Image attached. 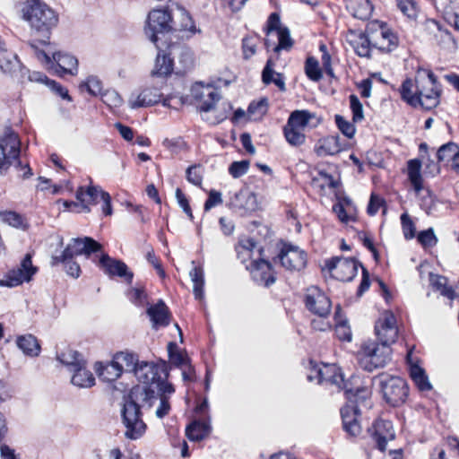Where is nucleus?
<instances>
[{"label": "nucleus", "instance_id": "obj_13", "mask_svg": "<svg viewBox=\"0 0 459 459\" xmlns=\"http://www.w3.org/2000/svg\"><path fill=\"white\" fill-rule=\"evenodd\" d=\"M273 261L288 271H300L306 266L307 254L298 247L284 245Z\"/></svg>", "mask_w": 459, "mask_h": 459}, {"label": "nucleus", "instance_id": "obj_60", "mask_svg": "<svg viewBox=\"0 0 459 459\" xmlns=\"http://www.w3.org/2000/svg\"><path fill=\"white\" fill-rule=\"evenodd\" d=\"M186 179L189 183L200 186L203 181V174L201 166L193 165L186 169Z\"/></svg>", "mask_w": 459, "mask_h": 459}, {"label": "nucleus", "instance_id": "obj_23", "mask_svg": "<svg viewBox=\"0 0 459 459\" xmlns=\"http://www.w3.org/2000/svg\"><path fill=\"white\" fill-rule=\"evenodd\" d=\"M344 393L348 401L347 404L351 407H356L358 411H360L361 408H370L371 402V391L366 386H358L355 390L349 388L346 385H344Z\"/></svg>", "mask_w": 459, "mask_h": 459}, {"label": "nucleus", "instance_id": "obj_51", "mask_svg": "<svg viewBox=\"0 0 459 459\" xmlns=\"http://www.w3.org/2000/svg\"><path fill=\"white\" fill-rule=\"evenodd\" d=\"M276 36L278 38V44L273 46V50L278 53L281 49L289 50L293 45V40L290 38V30L287 27L283 29H280L278 32H276Z\"/></svg>", "mask_w": 459, "mask_h": 459}, {"label": "nucleus", "instance_id": "obj_19", "mask_svg": "<svg viewBox=\"0 0 459 459\" xmlns=\"http://www.w3.org/2000/svg\"><path fill=\"white\" fill-rule=\"evenodd\" d=\"M99 263L105 273L109 276L124 277L128 283L132 282L134 274L128 272V267L124 262L113 259L107 254H102Z\"/></svg>", "mask_w": 459, "mask_h": 459}, {"label": "nucleus", "instance_id": "obj_27", "mask_svg": "<svg viewBox=\"0 0 459 459\" xmlns=\"http://www.w3.org/2000/svg\"><path fill=\"white\" fill-rule=\"evenodd\" d=\"M341 415L344 430L351 436L356 437L361 431V427L358 421L359 411L356 407L346 404L341 409Z\"/></svg>", "mask_w": 459, "mask_h": 459}, {"label": "nucleus", "instance_id": "obj_21", "mask_svg": "<svg viewBox=\"0 0 459 459\" xmlns=\"http://www.w3.org/2000/svg\"><path fill=\"white\" fill-rule=\"evenodd\" d=\"M372 437L380 451H385L388 440L394 438L393 424L390 420H377L372 427Z\"/></svg>", "mask_w": 459, "mask_h": 459}, {"label": "nucleus", "instance_id": "obj_3", "mask_svg": "<svg viewBox=\"0 0 459 459\" xmlns=\"http://www.w3.org/2000/svg\"><path fill=\"white\" fill-rule=\"evenodd\" d=\"M21 143L19 137L14 133H10L0 138V174L4 175L10 167H13L17 171H23L22 177L29 178L31 175V169L28 163L22 164L20 160Z\"/></svg>", "mask_w": 459, "mask_h": 459}, {"label": "nucleus", "instance_id": "obj_41", "mask_svg": "<svg viewBox=\"0 0 459 459\" xmlns=\"http://www.w3.org/2000/svg\"><path fill=\"white\" fill-rule=\"evenodd\" d=\"M169 53L167 55L165 53L161 54L158 53L155 66L152 71V74L159 76H167L170 74L173 71V57L170 56Z\"/></svg>", "mask_w": 459, "mask_h": 459}, {"label": "nucleus", "instance_id": "obj_12", "mask_svg": "<svg viewBox=\"0 0 459 459\" xmlns=\"http://www.w3.org/2000/svg\"><path fill=\"white\" fill-rule=\"evenodd\" d=\"M375 333L378 342L391 346L398 337L396 318L392 311H384L375 324Z\"/></svg>", "mask_w": 459, "mask_h": 459}, {"label": "nucleus", "instance_id": "obj_30", "mask_svg": "<svg viewBox=\"0 0 459 459\" xmlns=\"http://www.w3.org/2000/svg\"><path fill=\"white\" fill-rule=\"evenodd\" d=\"M74 255H66L65 252H62L60 255H53L51 257V266H57L62 264L66 273L74 278H78L81 273V268L77 262L74 260Z\"/></svg>", "mask_w": 459, "mask_h": 459}, {"label": "nucleus", "instance_id": "obj_17", "mask_svg": "<svg viewBox=\"0 0 459 459\" xmlns=\"http://www.w3.org/2000/svg\"><path fill=\"white\" fill-rule=\"evenodd\" d=\"M230 207L240 215L253 212L258 208L256 195L248 189H241L231 199Z\"/></svg>", "mask_w": 459, "mask_h": 459}, {"label": "nucleus", "instance_id": "obj_7", "mask_svg": "<svg viewBox=\"0 0 459 459\" xmlns=\"http://www.w3.org/2000/svg\"><path fill=\"white\" fill-rule=\"evenodd\" d=\"M367 31L371 37L372 47L382 51L390 52L399 44L397 35L385 22L374 21L368 24Z\"/></svg>", "mask_w": 459, "mask_h": 459}, {"label": "nucleus", "instance_id": "obj_53", "mask_svg": "<svg viewBox=\"0 0 459 459\" xmlns=\"http://www.w3.org/2000/svg\"><path fill=\"white\" fill-rule=\"evenodd\" d=\"M398 9L408 18L415 19L418 14V5L414 0H395Z\"/></svg>", "mask_w": 459, "mask_h": 459}, {"label": "nucleus", "instance_id": "obj_35", "mask_svg": "<svg viewBox=\"0 0 459 459\" xmlns=\"http://www.w3.org/2000/svg\"><path fill=\"white\" fill-rule=\"evenodd\" d=\"M57 359L66 366L70 371H74L76 368L86 365V361L83 359L82 355L74 350H67L66 351L61 352L57 355Z\"/></svg>", "mask_w": 459, "mask_h": 459}, {"label": "nucleus", "instance_id": "obj_1", "mask_svg": "<svg viewBox=\"0 0 459 459\" xmlns=\"http://www.w3.org/2000/svg\"><path fill=\"white\" fill-rule=\"evenodd\" d=\"M169 369V366L166 361H162L160 364L143 361L134 371L136 378L143 384L135 387L152 389L154 391L155 402L159 401L155 415L159 419H163L169 413L171 410L169 399L175 393L173 385L167 381Z\"/></svg>", "mask_w": 459, "mask_h": 459}, {"label": "nucleus", "instance_id": "obj_14", "mask_svg": "<svg viewBox=\"0 0 459 459\" xmlns=\"http://www.w3.org/2000/svg\"><path fill=\"white\" fill-rule=\"evenodd\" d=\"M305 305L310 312L321 318H325L330 314L331 301L329 298L316 286L307 289Z\"/></svg>", "mask_w": 459, "mask_h": 459}, {"label": "nucleus", "instance_id": "obj_37", "mask_svg": "<svg viewBox=\"0 0 459 459\" xmlns=\"http://www.w3.org/2000/svg\"><path fill=\"white\" fill-rule=\"evenodd\" d=\"M169 55H172L173 58L176 56L178 58L183 72L189 70L194 65L193 53L187 47L171 46L169 48Z\"/></svg>", "mask_w": 459, "mask_h": 459}, {"label": "nucleus", "instance_id": "obj_59", "mask_svg": "<svg viewBox=\"0 0 459 459\" xmlns=\"http://www.w3.org/2000/svg\"><path fill=\"white\" fill-rule=\"evenodd\" d=\"M350 106L352 111L353 122L358 123L362 121L364 118L362 104L359 98L354 94L350 96Z\"/></svg>", "mask_w": 459, "mask_h": 459}, {"label": "nucleus", "instance_id": "obj_52", "mask_svg": "<svg viewBox=\"0 0 459 459\" xmlns=\"http://www.w3.org/2000/svg\"><path fill=\"white\" fill-rule=\"evenodd\" d=\"M268 108V100L264 98L258 101H252L247 108L249 117L254 116V119L262 117L266 112Z\"/></svg>", "mask_w": 459, "mask_h": 459}, {"label": "nucleus", "instance_id": "obj_57", "mask_svg": "<svg viewBox=\"0 0 459 459\" xmlns=\"http://www.w3.org/2000/svg\"><path fill=\"white\" fill-rule=\"evenodd\" d=\"M101 100L110 108L120 107L123 103V99L114 90H108L101 93Z\"/></svg>", "mask_w": 459, "mask_h": 459}, {"label": "nucleus", "instance_id": "obj_43", "mask_svg": "<svg viewBox=\"0 0 459 459\" xmlns=\"http://www.w3.org/2000/svg\"><path fill=\"white\" fill-rule=\"evenodd\" d=\"M96 371L99 377L106 382H113L122 375L121 369L113 360L105 366L101 363L96 364Z\"/></svg>", "mask_w": 459, "mask_h": 459}, {"label": "nucleus", "instance_id": "obj_38", "mask_svg": "<svg viewBox=\"0 0 459 459\" xmlns=\"http://www.w3.org/2000/svg\"><path fill=\"white\" fill-rule=\"evenodd\" d=\"M71 382L73 385L82 387L89 388L95 385V378L90 370L86 369V365L80 367L73 371Z\"/></svg>", "mask_w": 459, "mask_h": 459}, {"label": "nucleus", "instance_id": "obj_46", "mask_svg": "<svg viewBox=\"0 0 459 459\" xmlns=\"http://www.w3.org/2000/svg\"><path fill=\"white\" fill-rule=\"evenodd\" d=\"M431 23L437 26V33L436 34V39L438 43V45L449 51H454L456 49V43L455 40L451 34L450 31L447 30H443L439 24L436 21H431Z\"/></svg>", "mask_w": 459, "mask_h": 459}, {"label": "nucleus", "instance_id": "obj_50", "mask_svg": "<svg viewBox=\"0 0 459 459\" xmlns=\"http://www.w3.org/2000/svg\"><path fill=\"white\" fill-rule=\"evenodd\" d=\"M305 73L307 76L313 82H318L322 79V72L319 67V63L313 56L307 58L305 63Z\"/></svg>", "mask_w": 459, "mask_h": 459}, {"label": "nucleus", "instance_id": "obj_26", "mask_svg": "<svg viewBox=\"0 0 459 459\" xmlns=\"http://www.w3.org/2000/svg\"><path fill=\"white\" fill-rule=\"evenodd\" d=\"M101 193H106L98 186H90L86 189L80 186L76 191V199L80 202L82 212H90V204H96L98 198H101Z\"/></svg>", "mask_w": 459, "mask_h": 459}, {"label": "nucleus", "instance_id": "obj_49", "mask_svg": "<svg viewBox=\"0 0 459 459\" xmlns=\"http://www.w3.org/2000/svg\"><path fill=\"white\" fill-rule=\"evenodd\" d=\"M459 146L454 142H449L446 144H443L437 152L438 161L445 162L453 160L454 157L456 155Z\"/></svg>", "mask_w": 459, "mask_h": 459}, {"label": "nucleus", "instance_id": "obj_62", "mask_svg": "<svg viewBox=\"0 0 459 459\" xmlns=\"http://www.w3.org/2000/svg\"><path fill=\"white\" fill-rule=\"evenodd\" d=\"M401 222L404 238L406 239L413 238L415 236L416 229L413 221L407 213H403L401 215Z\"/></svg>", "mask_w": 459, "mask_h": 459}, {"label": "nucleus", "instance_id": "obj_25", "mask_svg": "<svg viewBox=\"0 0 459 459\" xmlns=\"http://www.w3.org/2000/svg\"><path fill=\"white\" fill-rule=\"evenodd\" d=\"M407 362L410 366V376L415 385L420 391H429L432 388L425 370L417 364V360L412 358V349L409 350L406 355Z\"/></svg>", "mask_w": 459, "mask_h": 459}, {"label": "nucleus", "instance_id": "obj_18", "mask_svg": "<svg viewBox=\"0 0 459 459\" xmlns=\"http://www.w3.org/2000/svg\"><path fill=\"white\" fill-rule=\"evenodd\" d=\"M101 250L102 246L99 242L94 240L92 238L84 237L72 238L64 252H65L66 255H72L74 256L80 255L89 256L91 254Z\"/></svg>", "mask_w": 459, "mask_h": 459}, {"label": "nucleus", "instance_id": "obj_10", "mask_svg": "<svg viewBox=\"0 0 459 459\" xmlns=\"http://www.w3.org/2000/svg\"><path fill=\"white\" fill-rule=\"evenodd\" d=\"M385 400L392 406L403 404L409 393L406 381L399 377H388L381 382Z\"/></svg>", "mask_w": 459, "mask_h": 459}, {"label": "nucleus", "instance_id": "obj_47", "mask_svg": "<svg viewBox=\"0 0 459 459\" xmlns=\"http://www.w3.org/2000/svg\"><path fill=\"white\" fill-rule=\"evenodd\" d=\"M283 134L286 141L292 146H300L306 141L304 131L295 126H289V123L283 127Z\"/></svg>", "mask_w": 459, "mask_h": 459}, {"label": "nucleus", "instance_id": "obj_48", "mask_svg": "<svg viewBox=\"0 0 459 459\" xmlns=\"http://www.w3.org/2000/svg\"><path fill=\"white\" fill-rule=\"evenodd\" d=\"M352 15L359 20H367L372 13L369 0H355L351 5Z\"/></svg>", "mask_w": 459, "mask_h": 459}, {"label": "nucleus", "instance_id": "obj_36", "mask_svg": "<svg viewBox=\"0 0 459 459\" xmlns=\"http://www.w3.org/2000/svg\"><path fill=\"white\" fill-rule=\"evenodd\" d=\"M54 60L56 62L58 68L64 74H75L77 72L78 61L69 54L57 52L53 55Z\"/></svg>", "mask_w": 459, "mask_h": 459}, {"label": "nucleus", "instance_id": "obj_29", "mask_svg": "<svg viewBox=\"0 0 459 459\" xmlns=\"http://www.w3.org/2000/svg\"><path fill=\"white\" fill-rule=\"evenodd\" d=\"M147 314L153 323V327L167 326L169 325L170 313L163 300H159L155 305L147 309Z\"/></svg>", "mask_w": 459, "mask_h": 459}, {"label": "nucleus", "instance_id": "obj_15", "mask_svg": "<svg viewBox=\"0 0 459 459\" xmlns=\"http://www.w3.org/2000/svg\"><path fill=\"white\" fill-rule=\"evenodd\" d=\"M191 91L193 97L201 102L199 109L202 112L212 110L221 99L219 91L210 85L204 86L202 83H196Z\"/></svg>", "mask_w": 459, "mask_h": 459}, {"label": "nucleus", "instance_id": "obj_63", "mask_svg": "<svg viewBox=\"0 0 459 459\" xmlns=\"http://www.w3.org/2000/svg\"><path fill=\"white\" fill-rule=\"evenodd\" d=\"M248 167V160L234 161L230 164L229 172L233 178H238L247 172Z\"/></svg>", "mask_w": 459, "mask_h": 459}, {"label": "nucleus", "instance_id": "obj_22", "mask_svg": "<svg viewBox=\"0 0 459 459\" xmlns=\"http://www.w3.org/2000/svg\"><path fill=\"white\" fill-rule=\"evenodd\" d=\"M251 274L255 281L266 287L275 281L272 264L264 259L254 260L251 263Z\"/></svg>", "mask_w": 459, "mask_h": 459}, {"label": "nucleus", "instance_id": "obj_56", "mask_svg": "<svg viewBox=\"0 0 459 459\" xmlns=\"http://www.w3.org/2000/svg\"><path fill=\"white\" fill-rule=\"evenodd\" d=\"M325 154L334 155L342 151L340 137L338 135L327 137L321 146Z\"/></svg>", "mask_w": 459, "mask_h": 459}, {"label": "nucleus", "instance_id": "obj_24", "mask_svg": "<svg viewBox=\"0 0 459 459\" xmlns=\"http://www.w3.org/2000/svg\"><path fill=\"white\" fill-rule=\"evenodd\" d=\"M322 122V118L316 113L307 109L294 110L290 113L287 123L304 131L305 127L310 126L316 127Z\"/></svg>", "mask_w": 459, "mask_h": 459}, {"label": "nucleus", "instance_id": "obj_64", "mask_svg": "<svg viewBox=\"0 0 459 459\" xmlns=\"http://www.w3.org/2000/svg\"><path fill=\"white\" fill-rule=\"evenodd\" d=\"M81 87H86L90 94L96 96L101 94V82L96 76H90Z\"/></svg>", "mask_w": 459, "mask_h": 459}, {"label": "nucleus", "instance_id": "obj_33", "mask_svg": "<svg viewBox=\"0 0 459 459\" xmlns=\"http://www.w3.org/2000/svg\"><path fill=\"white\" fill-rule=\"evenodd\" d=\"M273 65L274 63L269 58L262 72V81L264 84L274 83L281 91H285L284 77L281 74L274 72Z\"/></svg>", "mask_w": 459, "mask_h": 459}, {"label": "nucleus", "instance_id": "obj_39", "mask_svg": "<svg viewBox=\"0 0 459 459\" xmlns=\"http://www.w3.org/2000/svg\"><path fill=\"white\" fill-rule=\"evenodd\" d=\"M0 221L16 229L25 230L29 228L27 219L14 211H1Z\"/></svg>", "mask_w": 459, "mask_h": 459}, {"label": "nucleus", "instance_id": "obj_11", "mask_svg": "<svg viewBox=\"0 0 459 459\" xmlns=\"http://www.w3.org/2000/svg\"><path fill=\"white\" fill-rule=\"evenodd\" d=\"M172 30V17L165 9L152 10L147 19L145 33L153 43L158 41V33L169 32Z\"/></svg>", "mask_w": 459, "mask_h": 459}, {"label": "nucleus", "instance_id": "obj_40", "mask_svg": "<svg viewBox=\"0 0 459 459\" xmlns=\"http://www.w3.org/2000/svg\"><path fill=\"white\" fill-rule=\"evenodd\" d=\"M429 282L433 289L450 300L455 299V293L453 287L447 285V279L444 276L429 273Z\"/></svg>", "mask_w": 459, "mask_h": 459}, {"label": "nucleus", "instance_id": "obj_9", "mask_svg": "<svg viewBox=\"0 0 459 459\" xmlns=\"http://www.w3.org/2000/svg\"><path fill=\"white\" fill-rule=\"evenodd\" d=\"M359 266L363 265L355 258L335 256L325 261V267L331 275L341 281L353 280L358 273Z\"/></svg>", "mask_w": 459, "mask_h": 459}, {"label": "nucleus", "instance_id": "obj_8", "mask_svg": "<svg viewBox=\"0 0 459 459\" xmlns=\"http://www.w3.org/2000/svg\"><path fill=\"white\" fill-rule=\"evenodd\" d=\"M38 268L32 264V255L28 253L22 258L20 265L6 273L0 280V286L13 288L22 285L23 282L31 281Z\"/></svg>", "mask_w": 459, "mask_h": 459}, {"label": "nucleus", "instance_id": "obj_44", "mask_svg": "<svg viewBox=\"0 0 459 459\" xmlns=\"http://www.w3.org/2000/svg\"><path fill=\"white\" fill-rule=\"evenodd\" d=\"M190 278L193 281V292L196 299L204 298V274L202 267L195 266L190 271Z\"/></svg>", "mask_w": 459, "mask_h": 459}, {"label": "nucleus", "instance_id": "obj_28", "mask_svg": "<svg viewBox=\"0 0 459 459\" xmlns=\"http://www.w3.org/2000/svg\"><path fill=\"white\" fill-rule=\"evenodd\" d=\"M161 96L162 94L158 88H146L135 99H134L133 95L131 96L129 106L131 108L152 106L159 103Z\"/></svg>", "mask_w": 459, "mask_h": 459}, {"label": "nucleus", "instance_id": "obj_34", "mask_svg": "<svg viewBox=\"0 0 459 459\" xmlns=\"http://www.w3.org/2000/svg\"><path fill=\"white\" fill-rule=\"evenodd\" d=\"M16 344L25 355L36 357L40 352V345L37 338L32 334H25L19 336Z\"/></svg>", "mask_w": 459, "mask_h": 459}, {"label": "nucleus", "instance_id": "obj_31", "mask_svg": "<svg viewBox=\"0 0 459 459\" xmlns=\"http://www.w3.org/2000/svg\"><path fill=\"white\" fill-rule=\"evenodd\" d=\"M211 432L210 420H194L186 429V435L191 441H200Z\"/></svg>", "mask_w": 459, "mask_h": 459}, {"label": "nucleus", "instance_id": "obj_4", "mask_svg": "<svg viewBox=\"0 0 459 459\" xmlns=\"http://www.w3.org/2000/svg\"><path fill=\"white\" fill-rule=\"evenodd\" d=\"M22 17L29 22L32 30L47 37L58 23L56 13L42 2L25 5L22 9Z\"/></svg>", "mask_w": 459, "mask_h": 459}, {"label": "nucleus", "instance_id": "obj_16", "mask_svg": "<svg viewBox=\"0 0 459 459\" xmlns=\"http://www.w3.org/2000/svg\"><path fill=\"white\" fill-rule=\"evenodd\" d=\"M346 41L354 49L355 53L361 57H369L372 40L369 33L366 30H349L346 34Z\"/></svg>", "mask_w": 459, "mask_h": 459}, {"label": "nucleus", "instance_id": "obj_55", "mask_svg": "<svg viewBox=\"0 0 459 459\" xmlns=\"http://www.w3.org/2000/svg\"><path fill=\"white\" fill-rule=\"evenodd\" d=\"M335 124L338 129L348 138H352L355 134L356 128L352 123L346 120L341 115H335L334 117Z\"/></svg>", "mask_w": 459, "mask_h": 459}, {"label": "nucleus", "instance_id": "obj_45", "mask_svg": "<svg viewBox=\"0 0 459 459\" xmlns=\"http://www.w3.org/2000/svg\"><path fill=\"white\" fill-rule=\"evenodd\" d=\"M413 88V82L411 79L407 78L405 79L400 89L401 97L403 100H405L409 105L412 107L419 106V103L420 102V97H419L417 93V90L415 92L412 91Z\"/></svg>", "mask_w": 459, "mask_h": 459}, {"label": "nucleus", "instance_id": "obj_54", "mask_svg": "<svg viewBox=\"0 0 459 459\" xmlns=\"http://www.w3.org/2000/svg\"><path fill=\"white\" fill-rule=\"evenodd\" d=\"M168 352L170 361L175 366L182 367L189 363V359L187 356L177 351L176 343L169 342L168 344Z\"/></svg>", "mask_w": 459, "mask_h": 459}, {"label": "nucleus", "instance_id": "obj_2", "mask_svg": "<svg viewBox=\"0 0 459 459\" xmlns=\"http://www.w3.org/2000/svg\"><path fill=\"white\" fill-rule=\"evenodd\" d=\"M154 391L142 387H133L126 396L121 409L122 422L126 427L125 437L135 440L146 430V424L142 418L141 409L150 410L157 403Z\"/></svg>", "mask_w": 459, "mask_h": 459}, {"label": "nucleus", "instance_id": "obj_6", "mask_svg": "<svg viewBox=\"0 0 459 459\" xmlns=\"http://www.w3.org/2000/svg\"><path fill=\"white\" fill-rule=\"evenodd\" d=\"M391 348L382 342L368 341L361 345L359 364L367 371L385 367L391 359Z\"/></svg>", "mask_w": 459, "mask_h": 459}, {"label": "nucleus", "instance_id": "obj_58", "mask_svg": "<svg viewBox=\"0 0 459 459\" xmlns=\"http://www.w3.org/2000/svg\"><path fill=\"white\" fill-rule=\"evenodd\" d=\"M333 211L337 215L338 219L343 223L356 221L357 215L355 212H351V208L346 209L341 204H334L333 206Z\"/></svg>", "mask_w": 459, "mask_h": 459}, {"label": "nucleus", "instance_id": "obj_5", "mask_svg": "<svg viewBox=\"0 0 459 459\" xmlns=\"http://www.w3.org/2000/svg\"><path fill=\"white\" fill-rule=\"evenodd\" d=\"M416 88L421 106L425 109L436 108L440 101L442 88L437 76L429 69L419 68L416 74Z\"/></svg>", "mask_w": 459, "mask_h": 459}, {"label": "nucleus", "instance_id": "obj_20", "mask_svg": "<svg viewBox=\"0 0 459 459\" xmlns=\"http://www.w3.org/2000/svg\"><path fill=\"white\" fill-rule=\"evenodd\" d=\"M316 381L318 384L326 383L337 386L341 389L343 385V376L341 369L333 364H323L316 367Z\"/></svg>", "mask_w": 459, "mask_h": 459}, {"label": "nucleus", "instance_id": "obj_42", "mask_svg": "<svg viewBox=\"0 0 459 459\" xmlns=\"http://www.w3.org/2000/svg\"><path fill=\"white\" fill-rule=\"evenodd\" d=\"M408 178L414 190L419 193L422 188V177L420 174L421 162L419 160H410L408 161Z\"/></svg>", "mask_w": 459, "mask_h": 459}, {"label": "nucleus", "instance_id": "obj_61", "mask_svg": "<svg viewBox=\"0 0 459 459\" xmlns=\"http://www.w3.org/2000/svg\"><path fill=\"white\" fill-rule=\"evenodd\" d=\"M418 241L424 247H432L437 244V238L435 236L433 229L430 228L419 233Z\"/></svg>", "mask_w": 459, "mask_h": 459}, {"label": "nucleus", "instance_id": "obj_32", "mask_svg": "<svg viewBox=\"0 0 459 459\" xmlns=\"http://www.w3.org/2000/svg\"><path fill=\"white\" fill-rule=\"evenodd\" d=\"M121 372H134L140 365L137 355L127 351H120L115 354L113 359Z\"/></svg>", "mask_w": 459, "mask_h": 459}]
</instances>
